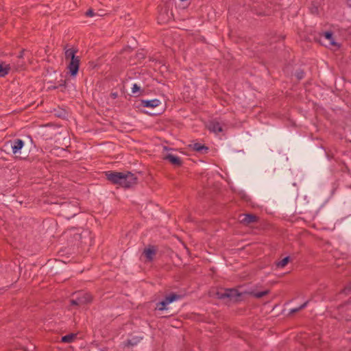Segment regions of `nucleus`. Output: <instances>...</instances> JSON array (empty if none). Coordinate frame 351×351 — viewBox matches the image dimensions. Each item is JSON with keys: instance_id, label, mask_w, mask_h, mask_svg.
I'll list each match as a JSON object with an SVG mask.
<instances>
[{"instance_id": "obj_19", "label": "nucleus", "mask_w": 351, "mask_h": 351, "mask_svg": "<svg viewBox=\"0 0 351 351\" xmlns=\"http://www.w3.org/2000/svg\"><path fill=\"white\" fill-rule=\"evenodd\" d=\"M324 36L326 39H327L329 41V43L332 46H337V43L334 40L333 38V33L330 31L326 32L324 33Z\"/></svg>"}, {"instance_id": "obj_12", "label": "nucleus", "mask_w": 351, "mask_h": 351, "mask_svg": "<svg viewBox=\"0 0 351 351\" xmlns=\"http://www.w3.org/2000/svg\"><path fill=\"white\" fill-rule=\"evenodd\" d=\"M143 337H134L130 339H128L127 341L123 342L124 347L130 348L136 346L141 340Z\"/></svg>"}, {"instance_id": "obj_33", "label": "nucleus", "mask_w": 351, "mask_h": 351, "mask_svg": "<svg viewBox=\"0 0 351 351\" xmlns=\"http://www.w3.org/2000/svg\"><path fill=\"white\" fill-rule=\"evenodd\" d=\"M63 82H64V83H63V84H60V86H62V85L64 86V85H65V84H66V82H65V81H64Z\"/></svg>"}, {"instance_id": "obj_27", "label": "nucleus", "mask_w": 351, "mask_h": 351, "mask_svg": "<svg viewBox=\"0 0 351 351\" xmlns=\"http://www.w3.org/2000/svg\"><path fill=\"white\" fill-rule=\"evenodd\" d=\"M304 73L302 71H298L296 76L298 79L301 80L304 77Z\"/></svg>"}, {"instance_id": "obj_1", "label": "nucleus", "mask_w": 351, "mask_h": 351, "mask_svg": "<svg viewBox=\"0 0 351 351\" xmlns=\"http://www.w3.org/2000/svg\"><path fill=\"white\" fill-rule=\"evenodd\" d=\"M106 178L112 184L128 189L134 186L137 182V178L131 172L123 173L116 171H106Z\"/></svg>"}, {"instance_id": "obj_15", "label": "nucleus", "mask_w": 351, "mask_h": 351, "mask_svg": "<svg viewBox=\"0 0 351 351\" xmlns=\"http://www.w3.org/2000/svg\"><path fill=\"white\" fill-rule=\"evenodd\" d=\"M269 292H270V291L269 289H266L265 291H259V292H256L255 291H250L245 292V293L250 295L256 298H263V296L268 295L269 293Z\"/></svg>"}, {"instance_id": "obj_26", "label": "nucleus", "mask_w": 351, "mask_h": 351, "mask_svg": "<svg viewBox=\"0 0 351 351\" xmlns=\"http://www.w3.org/2000/svg\"><path fill=\"white\" fill-rule=\"evenodd\" d=\"M95 15V12L93 11V10L92 9H88L86 12V16H89V17H92Z\"/></svg>"}, {"instance_id": "obj_8", "label": "nucleus", "mask_w": 351, "mask_h": 351, "mask_svg": "<svg viewBox=\"0 0 351 351\" xmlns=\"http://www.w3.org/2000/svg\"><path fill=\"white\" fill-rule=\"evenodd\" d=\"M164 160H168L171 165L175 167H180L182 165L181 158L177 156L171 154H168L163 158Z\"/></svg>"}, {"instance_id": "obj_30", "label": "nucleus", "mask_w": 351, "mask_h": 351, "mask_svg": "<svg viewBox=\"0 0 351 351\" xmlns=\"http://www.w3.org/2000/svg\"><path fill=\"white\" fill-rule=\"evenodd\" d=\"M311 12L312 13H317L318 12L317 7L312 8H311Z\"/></svg>"}, {"instance_id": "obj_4", "label": "nucleus", "mask_w": 351, "mask_h": 351, "mask_svg": "<svg viewBox=\"0 0 351 351\" xmlns=\"http://www.w3.org/2000/svg\"><path fill=\"white\" fill-rule=\"evenodd\" d=\"M217 295L219 299L228 298L231 301L238 302L241 301L240 297L241 293L236 289H226L222 291H219Z\"/></svg>"}, {"instance_id": "obj_32", "label": "nucleus", "mask_w": 351, "mask_h": 351, "mask_svg": "<svg viewBox=\"0 0 351 351\" xmlns=\"http://www.w3.org/2000/svg\"><path fill=\"white\" fill-rule=\"evenodd\" d=\"M57 88H58V86H53L49 87V89H56Z\"/></svg>"}, {"instance_id": "obj_28", "label": "nucleus", "mask_w": 351, "mask_h": 351, "mask_svg": "<svg viewBox=\"0 0 351 351\" xmlns=\"http://www.w3.org/2000/svg\"><path fill=\"white\" fill-rule=\"evenodd\" d=\"M25 49H22L19 54L18 55L17 58L21 60L22 58H23L24 56H25Z\"/></svg>"}, {"instance_id": "obj_3", "label": "nucleus", "mask_w": 351, "mask_h": 351, "mask_svg": "<svg viewBox=\"0 0 351 351\" xmlns=\"http://www.w3.org/2000/svg\"><path fill=\"white\" fill-rule=\"evenodd\" d=\"M10 145L12 154L16 159L25 160L29 157V152L23 149L24 141L20 138H15L8 142Z\"/></svg>"}, {"instance_id": "obj_14", "label": "nucleus", "mask_w": 351, "mask_h": 351, "mask_svg": "<svg viewBox=\"0 0 351 351\" xmlns=\"http://www.w3.org/2000/svg\"><path fill=\"white\" fill-rule=\"evenodd\" d=\"M208 128L210 131L215 133L220 132L222 131V128L218 122L211 121L208 125Z\"/></svg>"}, {"instance_id": "obj_9", "label": "nucleus", "mask_w": 351, "mask_h": 351, "mask_svg": "<svg viewBox=\"0 0 351 351\" xmlns=\"http://www.w3.org/2000/svg\"><path fill=\"white\" fill-rule=\"evenodd\" d=\"M148 261H152L156 254V250L154 246L151 245L148 248H145L143 252Z\"/></svg>"}, {"instance_id": "obj_18", "label": "nucleus", "mask_w": 351, "mask_h": 351, "mask_svg": "<svg viewBox=\"0 0 351 351\" xmlns=\"http://www.w3.org/2000/svg\"><path fill=\"white\" fill-rule=\"evenodd\" d=\"M77 338V334L70 333L65 336L62 337L61 341L62 343H71Z\"/></svg>"}, {"instance_id": "obj_10", "label": "nucleus", "mask_w": 351, "mask_h": 351, "mask_svg": "<svg viewBox=\"0 0 351 351\" xmlns=\"http://www.w3.org/2000/svg\"><path fill=\"white\" fill-rule=\"evenodd\" d=\"M160 104V101L154 99L151 100H141V106L146 108H156Z\"/></svg>"}, {"instance_id": "obj_2", "label": "nucleus", "mask_w": 351, "mask_h": 351, "mask_svg": "<svg viewBox=\"0 0 351 351\" xmlns=\"http://www.w3.org/2000/svg\"><path fill=\"white\" fill-rule=\"evenodd\" d=\"M106 178L112 184L128 189L134 186L137 182V178L131 172L123 173L116 171H106Z\"/></svg>"}, {"instance_id": "obj_5", "label": "nucleus", "mask_w": 351, "mask_h": 351, "mask_svg": "<svg viewBox=\"0 0 351 351\" xmlns=\"http://www.w3.org/2000/svg\"><path fill=\"white\" fill-rule=\"evenodd\" d=\"M75 298L78 301L80 306L90 304L93 302V295L89 293L80 292L75 295Z\"/></svg>"}, {"instance_id": "obj_21", "label": "nucleus", "mask_w": 351, "mask_h": 351, "mask_svg": "<svg viewBox=\"0 0 351 351\" xmlns=\"http://www.w3.org/2000/svg\"><path fill=\"white\" fill-rule=\"evenodd\" d=\"M289 262V256H287V257L284 258L282 260H281L280 261L276 263V266L278 268H283L288 264Z\"/></svg>"}, {"instance_id": "obj_29", "label": "nucleus", "mask_w": 351, "mask_h": 351, "mask_svg": "<svg viewBox=\"0 0 351 351\" xmlns=\"http://www.w3.org/2000/svg\"><path fill=\"white\" fill-rule=\"evenodd\" d=\"M23 66H24L23 62H21L20 60H19V62H17V68H16V69H23Z\"/></svg>"}, {"instance_id": "obj_20", "label": "nucleus", "mask_w": 351, "mask_h": 351, "mask_svg": "<svg viewBox=\"0 0 351 351\" xmlns=\"http://www.w3.org/2000/svg\"><path fill=\"white\" fill-rule=\"evenodd\" d=\"M169 304L166 300H163L161 302H159L156 304V309L158 311H164L166 309L167 305Z\"/></svg>"}, {"instance_id": "obj_34", "label": "nucleus", "mask_w": 351, "mask_h": 351, "mask_svg": "<svg viewBox=\"0 0 351 351\" xmlns=\"http://www.w3.org/2000/svg\"><path fill=\"white\" fill-rule=\"evenodd\" d=\"M348 1H351V0H348Z\"/></svg>"}, {"instance_id": "obj_31", "label": "nucleus", "mask_w": 351, "mask_h": 351, "mask_svg": "<svg viewBox=\"0 0 351 351\" xmlns=\"http://www.w3.org/2000/svg\"><path fill=\"white\" fill-rule=\"evenodd\" d=\"M111 97L113 98V99H116L117 97H118V94L117 93H111Z\"/></svg>"}, {"instance_id": "obj_25", "label": "nucleus", "mask_w": 351, "mask_h": 351, "mask_svg": "<svg viewBox=\"0 0 351 351\" xmlns=\"http://www.w3.org/2000/svg\"><path fill=\"white\" fill-rule=\"evenodd\" d=\"M70 303L71 306H80V304L78 303V301L75 298L70 300Z\"/></svg>"}, {"instance_id": "obj_24", "label": "nucleus", "mask_w": 351, "mask_h": 351, "mask_svg": "<svg viewBox=\"0 0 351 351\" xmlns=\"http://www.w3.org/2000/svg\"><path fill=\"white\" fill-rule=\"evenodd\" d=\"M141 90V88L139 86H138L136 84H134L132 88V93L133 94H135L138 93Z\"/></svg>"}, {"instance_id": "obj_17", "label": "nucleus", "mask_w": 351, "mask_h": 351, "mask_svg": "<svg viewBox=\"0 0 351 351\" xmlns=\"http://www.w3.org/2000/svg\"><path fill=\"white\" fill-rule=\"evenodd\" d=\"M10 64H5L3 62L0 63V77H3L9 73Z\"/></svg>"}, {"instance_id": "obj_7", "label": "nucleus", "mask_w": 351, "mask_h": 351, "mask_svg": "<svg viewBox=\"0 0 351 351\" xmlns=\"http://www.w3.org/2000/svg\"><path fill=\"white\" fill-rule=\"evenodd\" d=\"M239 220L241 223H243L244 225H249L257 221L258 217L253 214H243L240 215Z\"/></svg>"}, {"instance_id": "obj_22", "label": "nucleus", "mask_w": 351, "mask_h": 351, "mask_svg": "<svg viewBox=\"0 0 351 351\" xmlns=\"http://www.w3.org/2000/svg\"><path fill=\"white\" fill-rule=\"evenodd\" d=\"M179 298L180 296L176 293H171L170 295L166 296L165 299L168 302V304H169L178 299Z\"/></svg>"}, {"instance_id": "obj_23", "label": "nucleus", "mask_w": 351, "mask_h": 351, "mask_svg": "<svg viewBox=\"0 0 351 351\" xmlns=\"http://www.w3.org/2000/svg\"><path fill=\"white\" fill-rule=\"evenodd\" d=\"M308 301L305 302L304 304H302V305H300L299 307L298 308H292L291 311H290V314H293V313H295L298 311H300V310L304 308L306 306H307V304H308Z\"/></svg>"}, {"instance_id": "obj_13", "label": "nucleus", "mask_w": 351, "mask_h": 351, "mask_svg": "<svg viewBox=\"0 0 351 351\" xmlns=\"http://www.w3.org/2000/svg\"><path fill=\"white\" fill-rule=\"evenodd\" d=\"M78 51L77 49L71 48L65 50L64 56L66 60H71L75 59L76 58H79L76 56L75 54Z\"/></svg>"}, {"instance_id": "obj_6", "label": "nucleus", "mask_w": 351, "mask_h": 351, "mask_svg": "<svg viewBox=\"0 0 351 351\" xmlns=\"http://www.w3.org/2000/svg\"><path fill=\"white\" fill-rule=\"evenodd\" d=\"M80 57L70 60L67 69H69V73L71 76H75L77 74L80 68Z\"/></svg>"}, {"instance_id": "obj_16", "label": "nucleus", "mask_w": 351, "mask_h": 351, "mask_svg": "<svg viewBox=\"0 0 351 351\" xmlns=\"http://www.w3.org/2000/svg\"><path fill=\"white\" fill-rule=\"evenodd\" d=\"M193 149L202 153V154H206L208 152V147L205 146L204 145H202L199 143H195L192 145Z\"/></svg>"}, {"instance_id": "obj_11", "label": "nucleus", "mask_w": 351, "mask_h": 351, "mask_svg": "<svg viewBox=\"0 0 351 351\" xmlns=\"http://www.w3.org/2000/svg\"><path fill=\"white\" fill-rule=\"evenodd\" d=\"M321 337L319 333H315L312 336L309 337L308 343L310 346L313 347H318L319 345H322V342L320 341Z\"/></svg>"}]
</instances>
